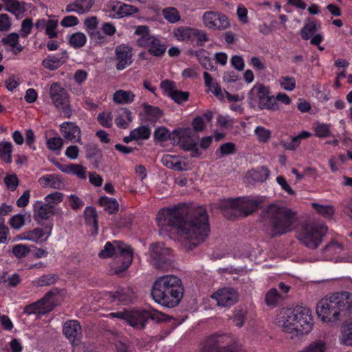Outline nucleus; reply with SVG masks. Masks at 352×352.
<instances>
[{
  "label": "nucleus",
  "mask_w": 352,
  "mask_h": 352,
  "mask_svg": "<svg viewBox=\"0 0 352 352\" xmlns=\"http://www.w3.org/2000/svg\"><path fill=\"white\" fill-rule=\"evenodd\" d=\"M5 5V10L15 15L23 13L26 10L25 3L17 0H1Z\"/></svg>",
  "instance_id": "obj_33"
},
{
  "label": "nucleus",
  "mask_w": 352,
  "mask_h": 352,
  "mask_svg": "<svg viewBox=\"0 0 352 352\" xmlns=\"http://www.w3.org/2000/svg\"><path fill=\"white\" fill-rule=\"evenodd\" d=\"M327 232V227L321 223L313 222L303 225L298 234V239L309 249H316L322 243Z\"/></svg>",
  "instance_id": "obj_7"
},
{
  "label": "nucleus",
  "mask_w": 352,
  "mask_h": 352,
  "mask_svg": "<svg viewBox=\"0 0 352 352\" xmlns=\"http://www.w3.org/2000/svg\"><path fill=\"white\" fill-rule=\"evenodd\" d=\"M240 199H225L221 201L219 208L223 210V215L228 219L240 217Z\"/></svg>",
  "instance_id": "obj_21"
},
{
  "label": "nucleus",
  "mask_w": 352,
  "mask_h": 352,
  "mask_svg": "<svg viewBox=\"0 0 352 352\" xmlns=\"http://www.w3.org/2000/svg\"><path fill=\"white\" fill-rule=\"evenodd\" d=\"M87 41V37L85 34L76 32L72 34L69 39V43L74 48H80L84 46Z\"/></svg>",
  "instance_id": "obj_47"
},
{
  "label": "nucleus",
  "mask_w": 352,
  "mask_h": 352,
  "mask_svg": "<svg viewBox=\"0 0 352 352\" xmlns=\"http://www.w3.org/2000/svg\"><path fill=\"white\" fill-rule=\"evenodd\" d=\"M343 251V245L335 241H331L322 249L325 260H332L336 256L341 254Z\"/></svg>",
  "instance_id": "obj_26"
},
{
  "label": "nucleus",
  "mask_w": 352,
  "mask_h": 352,
  "mask_svg": "<svg viewBox=\"0 0 352 352\" xmlns=\"http://www.w3.org/2000/svg\"><path fill=\"white\" fill-rule=\"evenodd\" d=\"M58 279V276L55 274L43 275L33 281V284L36 287L49 286L54 284Z\"/></svg>",
  "instance_id": "obj_41"
},
{
  "label": "nucleus",
  "mask_w": 352,
  "mask_h": 352,
  "mask_svg": "<svg viewBox=\"0 0 352 352\" xmlns=\"http://www.w3.org/2000/svg\"><path fill=\"white\" fill-rule=\"evenodd\" d=\"M283 299V296L275 288L270 289L265 295V302L267 306L275 307Z\"/></svg>",
  "instance_id": "obj_42"
},
{
  "label": "nucleus",
  "mask_w": 352,
  "mask_h": 352,
  "mask_svg": "<svg viewBox=\"0 0 352 352\" xmlns=\"http://www.w3.org/2000/svg\"><path fill=\"white\" fill-rule=\"evenodd\" d=\"M161 162L166 167L178 171H183L187 169V164L179 160L177 155H164Z\"/></svg>",
  "instance_id": "obj_25"
},
{
  "label": "nucleus",
  "mask_w": 352,
  "mask_h": 352,
  "mask_svg": "<svg viewBox=\"0 0 352 352\" xmlns=\"http://www.w3.org/2000/svg\"><path fill=\"white\" fill-rule=\"evenodd\" d=\"M63 195L59 192H54L47 195L45 197V204H49L50 206L54 207V205L60 203L63 200Z\"/></svg>",
  "instance_id": "obj_58"
},
{
  "label": "nucleus",
  "mask_w": 352,
  "mask_h": 352,
  "mask_svg": "<svg viewBox=\"0 0 352 352\" xmlns=\"http://www.w3.org/2000/svg\"><path fill=\"white\" fill-rule=\"evenodd\" d=\"M236 151V146L234 143L228 142L223 144L220 146L219 148L217 151L216 154L218 155L219 153L220 155H218L219 158H221L225 155L234 154Z\"/></svg>",
  "instance_id": "obj_52"
},
{
  "label": "nucleus",
  "mask_w": 352,
  "mask_h": 352,
  "mask_svg": "<svg viewBox=\"0 0 352 352\" xmlns=\"http://www.w3.org/2000/svg\"><path fill=\"white\" fill-rule=\"evenodd\" d=\"M175 133L178 138L180 146L183 149L186 151L190 150L197 146L196 141L193 138L195 131L192 129L190 128L183 129L175 131Z\"/></svg>",
  "instance_id": "obj_23"
},
{
  "label": "nucleus",
  "mask_w": 352,
  "mask_h": 352,
  "mask_svg": "<svg viewBox=\"0 0 352 352\" xmlns=\"http://www.w3.org/2000/svg\"><path fill=\"white\" fill-rule=\"evenodd\" d=\"M277 324L285 332L296 336L307 334L312 329L311 311L304 307L286 309L281 313Z\"/></svg>",
  "instance_id": "obj_3"
},
{
  "label": "nucleus",
  "mask_w": 352,
  "mask_h": 352,
  "mask_svg": "<svg viewBox=\"0 0 352 352\" xmlns=\"http://www.w3.org/2000/svg\"><path fill=\"white\" fill-rule=\"evenodd\" d=\"M340 341L342 344L352 346V323L342 327Z\"/></svg>",
  "instance_id": "obj_45"
},
{
  "label": "nucleus",
  "mask_w": 352,
  "mask_h": 352,
  "mask_svg": "<svg viewBox=\"0 0 352 352\" xmlns=\"http://www.w3.org/2000/svg\"><path fill=\"white\" fill-rule=\"evenodd\" d=\"M254 132L258 140L262 142H267L271 136V131L263 126H257Z\"/></svg>",
  "instance_id": "obj_59"
},
{
  "label": "nucleus",
  "mask_w": 352,
  "mask_h": 352,
  "mask_svg": "<svg viewBox=\"0 0 352 352\" xmlns=\"http://www.w3.org/2000/svg\"><path fill=\"white\" fill-rule=\"evenodd\" d=\"M270 175V170L265 166H261L252 174L253 179L257 182H263L267 179Z\"/></svg>",
  "instance_id": "obj_54"
},
{
  "label": "nucleus",
  "mask_w": 352,
  "mask_h": 352,
  "mask_svg": "<svg viewBox=\"0 0 352 352\" xmlns=\"http://www.w3.org/2000/svg\"><path fill=\"white\" fill-rule=\"evenodd\" d=\"M94 2V0H75L67 5L65 11L67 12H76L78 14H84L91 10Z\"/></svg>",
  "instance_id": "obj_24"
},
{
  "label": "nucleus",
  "mask_w": 352,
  "mask_h": 352,
  "mask_svg": "<svg viewBox=\"0 0 352 352\" xmlns=\"http://www.w3.org/2000/svg\"><path fill=\"white\" fill-rule=\"evenodd\" d=\"M38 182L43 188L50 187L54 189H62L64 186V183L58 175H46L42 176Z\"/></svg>",
  "instance_id": "obj_27"
},
{
  "label": "nucleus",
  "mask_w": 352,
  "mask_h": 352,
  "mask_svg": "<svg viewBox=\"0 0 352 352\" xmlns=\"http://www.w3.org/2000/svg\"><path fill=\"white\" fill-rule=\"evenodd\" d=\"M196 29L188 27L178 28L175 32V36L182 41H193L196 38Z\"/></svg>",
  "instance_id": "obj_34"
},
{
  "label": "nucleus",
  "mask_w": 352,
  "mask_h": 352,
  "mask_svg": "<svg viewBox=\"0 0 352 352\" xmlns=\"http://www.w3.org/2000/svg\"><path fill=\"white\" fill-rule=\"evenodd\" d=\"M135 95L131 91L118 90L113 97V101L117 104H129L134 100Z\"/></svg>",
  "instance_id": "obj_35"
},
{
  "label": "nucleus",
  "mask_w": 352,
  "mask_h": 352,
  "mask_svg": "<svg viewBox=\"0 0 352 352\" xmlns=\"http://www.w3.org/2000/svg\"><path fill=\"white\" fill-rule=\"evenodd\" d=\"M193 54H195L197 56L200 64L206 70L217 69V67L214 65L210 57L209 52L204 49H201L193 52Z\"/></svg>",
  "instance_id": "obj_30"
},
{
  "label": "nucleus",
  "mask_w": 352,
  "mask_h": 352,
  "mask_svg": "<svg viewBox=\"0 0 352 352\" xmlns=\"http://www.w3.org/2000/svg\"><path fill=\"white\" fill-rule=\"evenodd\" d=\"M50 96L56 108L60 111L65 118H69L72 115V110L67 91L58 83L55 82L50 87Z\"/></svg>",
  "instance_id": "obj_10"
},
{
  "label": "nucleus",
  "mask_w": 352,
  "mask_h": 352,
  "mask_svg": "<svg viewBox=\"0 0 352 352\" xmlns=\"http://www.w3.org/2000/svg\"><path fill=\"white\" fill-rule=\"evenodd\" d=\"M56 294H58L57 289L48 292L41 300L25 306L24 313L31 315L34 314H45L50 312L54 307L52 297Z\"/></svg>",
  "instance_id": "obj_12"
},
{
  "label": "nucleus",
  "mask_w": 352,
  "mask_h": 352,
  "mask_svg": "<svg viewBox=\"0 0 352 352\" xmlns=\"http://www.w3.org/2000/svg\"><path fill=\"white\" fill-rule=\"evenodd\" d=\"M164 17L170 23H176L180 20L179 12L175 8H164L162 11Z\"/></svg>",
  "instance_id": "obj_49"
},
{
  "label": "nucleus",
  "mask_w": 352,
  "mask_h": 352,
  "mask_svg": "<svg viewBox=\"0 0 352 352\" xmlns=\"http://www.w3.org/2000/svg\"><path fill=\"white\" fill-rule=\"evenodd\" d=\"M311 205L318 213L325 217H331L334 213L333 208L331 206L320 205L316 203H312Z\"/></svg>",
  "instance_id": "obj_55"
},
{
  "label": "nucleus",
  "mask_w": 352,
  "mask_h": 352,
  "mask_svg": "<svg viewBox=\"0 0 352 352\" xmlns=\"http://www.w3.org/2000/svg\"><path fill=\"white\" fill-rule=\"evenodd\" d=\"M86 223L92 225L96 230H98V214L94 207H87L84 211Z\"/></svg>",
  "instance_id": "obj_44"
},
{
  "label": "nucleus",
  "mask_w": 352,
  "mask_h": 352,
  "mask_svg": "<svg viewBox=\"0 0 352 352\" xmlns=\"http://www.w3.org/2000/svg\"><path fill=\"white\" fill-rule=\"evenodd\" d=\"M54 207L50 206L41 201H36L33 205V217L38 224L43 226V221L49 220L55 214Z\"/></svg>",
  "instance_id": "obj_19"
},
{
  "label": "nucleus",
  "mask_w": 352,
  "mask_h": 352,
  "mask_svg": "<svg viewBox=\"0 0 352 352\" xmlns=\"http://www.w3.org/2000/svg\"><path fill=\"white\" fill-rule=\"evenodd\" d=\"M12 144L10 142H0V158L6 163L12 162Z\"/></svg>",
  "instance_id": "obj_40"
},
{
  "label": "nucleus",
  "mask_w": 352,
  "mask_h": 352,
  "mask_svg": "<svg viewBox=\"0 0 352 352\" xmlns=\"http://www.w3.org/2000/svg\"><path fill=\"white\" fill-rule=\"evenodd\" d=\"M63 57L56 56H48L43 60V66L49 70H55L64 63Z\"/></svg>",
  "instance_id": "obj_38"
},
{
  "label": "nucleus",
  "mask_w": 352,
  "mask_h": 352,
  "mask_svg": "<svg viewBox=\"0 0 352 352\" xmlns=\"http://www.w3.org/2000/svg\"><path fill=\"white\" fill-rule=\"evenodd\" d=\"M262 218L271 226L274 235H281L292 230L296 213L287 207L270 204L263 211Z\"/></svg>",
  "instance_id": "obj_5"
},
{
  "label": "nucleus",
  "mask_w": 352,
  "mask_h": 352,
  "mask_svg": "<svg viewBox=\"0 0 352 352\" xmlns=\"http://www.w3.org/2000/svg\"><path fill=\"white\" fill-rule=\"evenodd\" d=\"M85 150L87 158L91 160L94 167H98L102 158V154L100 150L91 144L86 145Z\"/></svg>",
  "instance_id": "obj_32"
},
{
  "label": "nucleus",
  "mask_w": 352,
  "mask_h": 352,
  "mask_svg": "<svg viewBox=\"0 0 352 352\" xmlns=\"http://www.w3.org/2000/svg\"><path fill=\"white\" fill-rule=\"evenodd\" d=\"M63 331L73 345H78L82 337L81 327L78 321L69 320L65 322Z\"/></svg>",
  "instance_id": "obj_20"
},
{
  "label": "nucleus",
  "mask_w": 352,
  "mask_h": 352,
  "mask_svg": "<svg viewBox=\"0 0 352 352\" xmlns=\"http://www.w3.org/2000/svg\"><path fill=\"white\" fill-rule=\"evenodd\" d=\"M33 26L32 20L31 19H25L22 21L21 35L22 37L25 38L30 34Z\"/></svg>",
  "instance_id": "obj_64"
},
{
  "label": "nucleus",
  "mask_w": 352,
  "mask_h": 352,
  "mask_svg": "<svg viewBox=\"0 0 352 352\" xmlns=\"http://www.w3.org/2000/svg\"><path fill=\"white\" fill-rule=\"evenodd\" d=\"M280 87L286 91H293L296 87V80L294 77L282 76L280 79Z\"/></svg>",
  "instance_id": "obj_57"
},
{
  "label": "nucleus",
  "mask_w": 352,
  "mask_h": 352,
  "mask_svg": "<svg viewBox=\"0 0 352 352\" xmlns=\"http://www.w3.org/2000/svg\"><path fill=\"white\" fill-rule=\"evenodd\" d=\"M104 11L109 16L114 19H120L126 16L137 13L139 10L137 7L118 1H110L104 6Z\"/></svg>",
  "instance_id": "obj_13"
},
{
  "label": "nucleus",
  "mask_w": 352,
  "mask_h": 352,
  "mask_svg": "<svg viewBox=\"0 0 352 352\" xmlns=\"http://www.w3.org/2000/svg\"><path fill=\"white\" fill-rule=\"evenodd\" d=\"M204 25L209 29L225 30L230 25L228 18L219 12H206L202 16Z\"/></svg>",
  "instance_id": "obj_15"
},
{
  "label": "nucleus",
  "mask_w": 352,
  "mask_h": 352,
  "mask_svg": "<svg viewBox=\"0 0 352 352\" xmlns=\"http://www.w3.org/2000/svg\"><path fill=\"white\" fill-rule=\"evenodd\" d=\"M149 319L160 322L164 320V315L153 309L128 311L126 322L133 327L143 329Z\"/></svg>",
  "instance_id": "obj_9"
},
{
  "label": "nucleus",
  "mask_w": 352,
  "mask_h": 352,
  "mask_svg": "<svg viewBox=\"0 0 352 352\" xmlns=\"http://www.w3.org/2000/svg\"><path fill=\"white\" fill-rule=\"evenodd\" d=\"M326 346L324 342L319 340L311 342L307 346L298 352H325Z\"/></svg>",
  "instance_id": "obj_51"
},
{
  "label": "nucleus",
  "mask_w": 352,
  "mask_h": 352,
  "mask_svg": "<svg viewBox=\"0 0 352 352\" xmlns=\"http://www.w3.org/2000/svg\"><path fill=\"white\" fill-rule=\"evenodd\" d=\"M65 173L75 175L80 179L86 178V168L80 164H70L66 166Z\"/></svg>",
  "instance_id": "obj_43"
},
{
  "label": "nucleus",
  "mask_w": 352,
  "mask_h": 352,
  "mask_svg": "<svg viewBox=\"0 0 352 352\" xmlns=\"http://www.w3.org/2000/svg\"><path fill=\"white\" fill-rule=\"evenodd\" d=\"M4 182L8 189L10 191H14L19 185V179L14 174L5 177Z\"/></svg>",
  "instance_id": "obj_60"
},
{
  "label": "nucleus",
  "mask_w": 352,
  "mask_h": 352,
  "mask_svg": "<svg viewBox=\"0 0 352 352\" xmlns=\"http://www.w3.org/2000/svg\"><path fill=\"white\" fill-rule=\"evenodd\" d=\"M211 297L215 299L218 306L221 307H230L239 300L238 292L232 287L219 289Z\"/></svg>",
  "instance_id": "obj_16"
},
{
  "label": "nucleus",
  "mask_w": 352,
  "mask_h": 352,
  "mask_svg": "<svg viewBox=\"0 0 352 352\" xmlns=\"http://www.w3.org/2000/svg\"><path fill=\"white\" fill-rule=\"evenodd\" d=\"M133 50L131 47L120 45L115 50V59L117 61L116 67L118 70H123L129 66L132 62Z\"/></svg>",
  "instance_id": "obj_17"
},
{
  "label": "nucleus",
  "mask_w": 352,
  "mask_h": 352,
  "mask_svg": "<svg viewBox=\"0 0 352 352\" xmlns=\"http://www.w3.org/2000/svg\"><path fill=\"white\" fill-rule=\"evenodd\" d=\"M98 204L102 206L109 214H114L118 211L119 204L116 199L102 197L98 200Z\"/></svg>",
  "instance_id": "obj_36"
},
{
  "label": "nucleus",
  "mask_w": 352,
  "mask_h": 352,
  "mask_svg": "<svg viewBox=\"0 0 352 352\" xmlns=\"http://www.w3.org/2000/svg\"><path fill=\"white\" fill-rule=\"evenodd\" d=\"M310 135V133L303 131L297 136L292 137L290 141L283 142V146L287 150L294 151L300 145L301 140L306 139Z\"/></svg>",
  "instance_id": "obj_37"
},
{
  "label": "nucleus",
  "mask_w": 352,
  "mask_h": 352,
  "mask_svg": "<svg viewBox=\"0 0 352 352\" xmlns=\"http://www.w3.org/2000/svg\"><path fill=\"white\" fill-rule=\"evenodd\" d=\"M352 307V294L344 292L336 293L320 300L316 307V313L323 322H336L339 316Z\"/></svg>",
  "instance_id": "obj_4"
},
{
  "label": "nucleus",
  "mask_w": 352,
  "mask_h": 352,
  "mask_svg": "<svg viewBox=\"0 0 352 352\" xmlns=\"http://www.w3.org/2000/svg\"><path fill=\"white\" fill-rule=\"evenodd\" d=\"M184 294L182 280L175 276L166 275L155 280L151 290L153 299L167 307H175Z\"/></svg>",
  "instance_id": "obj_2"
},
{
  "label": "nucleus",
  "mask_w": 352,
  "mask_h": 352,
  "mask_svg": "<svg viewBox=\"0 0 352 352\" xmlns=\"http://www.w3.org/2000/svg\"><path fill=\"white\" fill-rule=\"evenodd\" d=\"M12 252L16 257L21 258L25 257L30 253V250L27 245L17 244L13 246Z\"/></svg>",
  "instance_id": "obj_56"
},
{
  "label": "nucleus",
  "mask_w": 352,
  "mask_h": 352,
  "mask_svg": "<svg viewBox=\"0 0 352 352\" xmlns=\"http://www.w3.org/2000/svg\"><path fill=\"white\" fill-rule=\"evenodd\" d=\"M160 87L177 104H182L188 100L189 93L178 90L175 82L172 80H163Z\"/></svg>",
  "instance_id": "obj_18"
},
{
  "label": "nucleus",
  "mask_w": 352,
  "mask_h": 352,
  "mask_svg": "<svg viewBox=\"0 0 352 352\" xmlns=\"http://www.w3.org/2000/svg\"><path fill=\"white\" fill-rule=\"evenodd\" d=\"M151 263L157 269L167 270L172 263L170 250L163 243L152 244L150 247Z\"/></svg>",
  "instance_id": "obj_11"
},
{
  "label": "nucleus",
  "mask_w": 352,
  "mask_h": 352,
  "mask_svg": "<svg viewBox=\"0 0 352 352\" xmlns=\"http://www.w3.org/2000/svg\"><path fill=\"white\" fill-rule=\"evenodd\" d=\"M19 36L17 33L12 32L2 38L1 42L4 45L11 47V52L13 54H18L23 51V47L19 43Z\"/></svg>",
  "instance_id": "obj_29"
},
{
  "label": "nucleus",
  "mask_w": 352,
  "mask_h": 352,
  "mask_svg": "<svg viewBox=\"0 0 352 352\" xmlns=\"http://www.w3.org/2000/svg\"><path fill=\"white\" fill-rule=\"evenodd\" d=\"M317 31V26L314 21L306 23L300 30V36L303 40H308L314 35Z\"/></svg>",
  "instance_id": "obj_46"
},
{
  "label": "nucleus",
  "mask_w": 352,
  "mask_h": 352,
  "mask_svg": "<svg viewBox=\"0 0 352 352\" xmlns=\"http://www.w3.org/2000/svg\"><path fill=\"white\" fill-rule=\"evenodd\" d=\"M134 297V292L131 287L118 288L113 295L115 300L124 304L131 303Z\"/></svg>",
  "instance_id": "obj_31"
},
{
  "label": "nucleus",
  "mask_w": 352,
  "mask_h": 352,
  "mask_svg": "<svg viewBox=\"0 0 352 352\" xmlns=\"http://www.w3.org/2000/svg\"><path fill=\"white\" fill-rule=\"evenodd\" d=\"M60 131L63 137L72 142L82 144L81 131L74 122H65L60 125Z\"/></svg>",
  "instance_id": "obj_22"
},
{
  "label": "nucleus",
  "mask_w": 352,
  "mask_h": 352,
  "mask_svg": "<svg viewBox=\"0 0 352 352\" xmlns=\"http://www.w3.org/2000/svg\"><path fill=\"white\" fill-rule=\"evenodd\" d=\"M156 220L160 227L174 230L190 250L204 242L210 232L208 213L201 206L190 210L179 206L162 208Z\"/></svg>",
  "instance_id": "obj_1"
},
{
  "label": "nucleus",
  "mask_w": 352,
  "mask_h": 352,
  "mask_svg": "<svg viewBox=\"0 0 352 352\" xmlns=\"http://www.w3.org/2000/svg\"><path fill=\"white\" fill-rule=\"evenodd\" d=\"M257 89V97L258 99V106L260 109H267L275 111L278 109V105L273 96L270 95L268 87L260 85L257 87H254L251 92Z\"/></svg>",
  "instance_id": "obj_14"
},
{
  "label": "nucleus",
  "mask_w": 352,
  "mask_h": 352,
  "mask_svg": "<svg viewBox=\"0 0 352 352\" xmlns=\"http://www.w3.org/2000/svg\"><path fill=\"white\" fill-rule=\"evenodd\" d=\"M260 202L256 199H240V217H246L257 210Z\"/></svg>",
  "instance_id": "obj_28"
},
{
  "label": "nucleus",
  "mask_w": 352,
  "mask_h": 352,
  "mask_svg": "<svg viewBox=\"0 0 352 352\" xmlns=\"http://www.w3.org/2000/svg\"><path fill=\"white\" fill-rule=\"evenodd\" d=\"M204 83L217 97L222 96L221 89L219 85L214 80L212 76L207 72L203 74Z\"/></svg>",
  "instance_id": "obj_39"
},
{
  "label": "nucleus",
  "mask_w": 352,
  "mask_h": 352,
  "mask_svg": "<svg viewBox=\"0 0 352 352\" xmlns=\"http://www.w3.org/2000/svg\"><path fill=\"white\" fill-rule=\"evenodd\" d=\"M25 214H15L10 219L8 223L11 226V228H12L14 230H19L25 225Z\"/></svg>",
  "instance_id": "obj_53"
},
{
  "label": "nucleus",
  "mask_w": 352,
  "mask_h": 352,
  "mask_svg": "<svg viewBox=\"0 0 352 352\" xmlns=\"http://www.w3.org/2000/svg\"><path fill=\"white\" fill-rule=\"evenodd\" d=\"M135 34L138 36L137 45L146 47L150 54L155 56H162L166 50V46L155 36L150 33L148 27L139 25L135 27Z\"/></svg>",
  "instance_id": "obj_8"
},
{
  "label": "nucleus",
  "mask_w": 352,
  "mask_h": 352,
  "mask_svg": "<svg viewBox=\"0 0 352 352\" xmlns=\"http://www.w3.org/2000/svg\"><path fill=\"white\" fill-rule=\"evenodd\" d=\"M45 235V231L39 228H34L32 230L27 231L26 237L28 241H31L38 243L43 240V236Z\"/></svg>",
  "instance_id": "obj_48"
},
{
  "label": "nucleus",
  "mask_w": 352,
  "mask_h": 352,
  "mask_svg": "<svg viewBox=\"0 0 352 352\" xmlns=\"http://www.w3.org/2000/svg\"><path fill=\"white\" fill-rule=\"evenodd\" d=\"M58 25V21L55 20H48L45 28V34L50 38H56L58 35L56 29Z\"/></svg>",
  "instance_id": "obj_62"
},
{
  "label": "nucleus",
  "mask_w": 352,
  "mask_h": 352,
  "mask_svg": "<svg viewBox=\"0 0 352 352\" xmlns=\"http://www.w3.org/2000/svg\"><path fill=\"white\" fill-rule=\"evenodd\" d=\"M151 135V130L148 126H141L132 131V136L135 138V140H147Z\"/></svg>",
  "instance_id": "obj_50"
},
{
  "label": "nucleus",
  "mask_w": 352,
  "mask_h": 352,
  "mask_svg": "<svg viewBox=\"0 0 352 352\" xmlns=\"http://www.w3.org/2000/svg\"><path fill=\"white\" fill-rule=\"evenodd\" d=\"M47 144L49 149L52 151H58L62 148L63 145V140L60 137H54L47 140Z\"/></svg>",
  "instance_id": "obj_61"
},
{
  "label": "nucleus",
  "mask_w": 352,
  "mask_h": 352,
  "mask_svg": "<svg viewBox=\"0 0 352 352\" xmlns=\"http://www.w3.org/2000/svg\"><path fill=\"white\" fill-rule=\"evenodd\" d=\"M113 255H117L122 257V264L121 266H118L114 270L116 274H120L124 272L131 265L133 260V250L132 248L123 243L120 241H114L112 243L107 242L102 250H101L98 256L100 258H106Z\"/></svg>",
  "instance_id": "obj_6"
},
{
  "label": "nucleus",
  "mask_w": 352,
  "mask_h": 352,
  "mask_svg": "<svg viewBox=\"0 0 352 352\" xmlns=\"http://www.w3.org/2000/svg\"><path fill=\"white\" fill-rule=\"evenodd\" d=\"M143 107L145 113L148 115L151 116L155 118H158L161 117L162 112L160 110V109L157 107L150 105L147 103L143 104Z\"/></svg>",
  "instance_id": "obj_63"
}]
</instances>
